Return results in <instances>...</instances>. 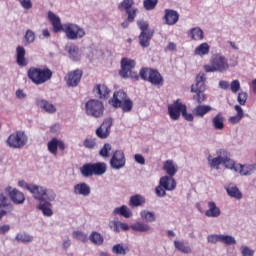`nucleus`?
<instances>
[{"label":"nucleus","instance_id":"f257e3e1","mask_svg":"<svg viewBox=\"0 0 256 256\" xmlns=\"http://www.w3.org/2000/svg\"><path fill=\"white\" fill-rule=\"evenodd\" d=\"M18 186L21 189H26L33 195L35 201H39L36 205V209L42 213L43 217H53L55 212L53 211V202L57 199V193L53 189H49L44 186H39L33 183H27L25 180H20Z\"/></svg>","mask_w":256,"mask_h":256},{"label":"nucleus","instance_id":"f03ea898","mask_svg":"<svg viewBox=\"0 0 256 256\" xmlns=\"http://www.w3.org/2000/svg\"><path fill=\"white\" fill-rule=\"evenodd\" d=\"M108 227L113 233H121V231H129V229L137 233H153V227H151L149 223L142 221H137L129 226V224L121 222L117 218H113L109 220Z\"/></svg>","mask_w":256,"mask_h":256},{"label":"nucleus","instance_id":"7ed1b4c3","mask_svg":"<svg viewBox=\"0 0 256 256\" xmlns=\"http://www.w3.org/2000/svg\"><path fill=\"white\" fill-rule=\"evenodd\" d=\"M205 73H225L229 69V60L223 53H215L210 58V64L203 66Z\"/></svg>","mask_w":256,"mask_h":256},{"label":"nucleus","instance_id":"20e7f679","mask_svg":"<svg viewBox=\"0 0 256 256\" xmlns=\"http://www.w3.org/2000/svg\"><path fill=\"white\" fill-rule=\"evenodd\" d=\"M53 77V71L47 67L35 68L32 67L28 70V78L34 85H43Z\"/></svg>","mask_w":256,"mask_h":256},{"label":"nucleus","instance_id":"39448f33","mask_svg":"<svg viewBox=\"0 0 256 256\" xmlns=\"http://www.w3.org/2000/svg\"><path fill=\"white\" fill-rule=\"evenodd\" d=\"M110 105L116 109L120 107L124 113H129L133 109V102L123 90L114 92L113 97L109 100Z\"/></svg>","mask_w":256,"mask_h":256},{"label":"nucleus","instance_id":"423d86ee","mask_svg":"<svg viewBox=\"0 0 256 256\" xmlns=\"http://www.w3.org/2000/svg\"><path fill=\"white\" fill-rule=\"evenodd\" d=\"M63 33L69 41H79V39H83L87 35L85 28L72 22L64 23Z\"/></svg>","mask_w":256,"mask_h":256},{"label":"nucleus","instance_id":"0eeeda50","mask_svg":"<svg viewBox=\"0 0 256 256\" xmlns=\"http://www.w3.org/2000/svg\"><path fill=\"white\" fill-rule=\"evenodd\" d=\"M80 172L83 177H93V175H105V173H107V163L97 162L93 164H84L80 168Z\"/></svg>","mask_w":256,"mask_h":256},{"label":"nucleus","instance_id":"6e6552de","mask_svg":"<svg viewBox=\"0 0 256 256\" xmlns=\"http://www.w3.org/2000/svg\"><path fill=\"white\" fill-rule=\"evenodd\" d=\"M177 182L173 176H162L159 180V185L155 188L157 197H165L167 191H175Z\"/></svg>","mask_w":256,"mask_h":256},{"label":"nucleus","instance_id":"1a4fd4ad","mask_svg":"<svg viewBox=\"0 0 256 256\" xmlns=\"http://www.w3.org/2000/svg\"><path fill=\"white\" fill-rule=\"evenodd\" d=\"M85 113L88 117L99 119V117H103V113H105V106L100 100L90 99L85 103Z\"/></svg>","mask_w":256,"mask_h":256},{"label":"nucleus","instance_id":"9d476101","mask_svg":"<svg viewBox=\"0 0 256 256\" xmlns=\"http://www.w3.org/2000/svg\"><path fill=\"white\" fill-rule=\"evenodd\" d=\"M27 134L23 131H16L12 133L6 140L8 147L11 149H21V147H25L27 145Z\"/></svg>","mask_w":256,"mask_h":256},{"label":"nucleus","instance_id":"9b49d317","mask_svg":"<svg viewBox=\"0 0 256 256\" xmlns=\"http://www.w3.org/2000/svg\"><path fill=\"white\" fill-rule=\"evenodd\" d=\"M135 65H137V63L133 59L123 58L121 60L122 69L120 70V75L123 77V79H139L137 73L133 72Z\"/></svg>","mask_w":256,"mask_h":256},{"label":"nucleus","instance_id":"f8f14e48","mask_svg":"<svg viewBox=\"0 0 256 256\" xmlns=\"http://www.w3.org/2000/svg\"><path fill=\"white\" fill-rule=\"evenodd\" d=\"M141 79L149 81L152 85H163V76L159 71L151 68H142L139 72Z\"/></svg>","mask_w":256,"mask_h":256},{"label":"nucleus","instance_id":"ddd939ff","mask_svg":"<svg viewBox=\"0 0 256 256\" xmlns=\"http://www.w3.org/2000/svg\"><path fill=\"white\" fill-rule=\"evenodd\" d=\"M127 159L125 158V152L123 150H116L110 159V167L114 171H119L125 167Z\"/></svg>","mask_w":256,"mask_h":256},{"label":"nucleus","instance_id":"4468645a","mask_svg":"<svg viewBox=\"0 0 256 256\" xmlns=\"http://www.w3.org/2000/svg\"><path fill=\"white\" fill-rule=\"evenodd\" d=\"M5 191L14 205H23V203H25V194L17 188L8 186L5 188Z\"/></svg>","mask_w":256,"mask_h":256},{"label":"nucleus","instance_id":"2eb2a0df","mask_svg":"<svg viewBox=\"0 0 256 256\" xmlns=\"http://www.w3.org/2000/svg\"><path fill=\"white\" fill-rule=\"evenodd\" d=\"M185 109V104L181 103V101L176 100L174 103L168 106V115L172 121H178L179 117H181L183 111Z\"/></svg>","mask_w":256,"mask_h":256},{"label":"nucleus","instance_id":"dca6fc26","mask_svg":"<svg viewBox=\"0 0 256 256\" xmlns=\"http://www.w3.org/2000/svg\"><path fill=\"white\" fill-rule=\"evenodd\" d=\"M60 151H65V142L62 140H59L57 138H52L50 141L47 143V150L51 155L54 157H57V153Z\"/></svg>","mask_w":256,"mask_h":256},{"label":"nucleus","instance_id":"f3484780","mask_svg":"<svg viewBox=\"0 0 256 256\" xmlns=\"http://www.w3.org/2000/svg\"><path fill=\"white\" fill-rule=\"evenodd\" d=\"M111 127H113V119H105L101 126L96 130L97 137L100 139H107L108 135L111 133Z\"/></svg>","mask_w":256,"mask_h":256},{"label":"nucleus","instance_id":"a211bd4d","mask_svg":"<svg viewBox=\"0 0 256 256\" xmlns=\"http://www.w3.org/2000/svg\"><path fill=\"white\" fill-rule=\"evenodd\" d=\"M81 77H83V72L81 70H74L66 75L65 81L68 87H77L81 81Z\"/></svg>","mask_w":256,"mask_h":256},{"label":"nucleus","instance_id":"6ab92c4d","mask_svg":"<svg viewBox=\"0 0 256 256\" xmlns=\"http://www.w3.org/2000/svg\"><path fill=\"white\" fill-rule=\"evenodd\" d=\"M163 171L166 172V176L175 177L179 173V164L175 160H166L162 166Z\"/></svg>","mask_w":256,"mask_h":256},{"label":"nucleus","instance_id":"aec40b11","mask_svg":"<svg viewBox=\"0 0 256 256\" xmlns=\"http://www.w3.org/2000/svg\"><path fill=\"white\" fill-rule=\"evenodd\" d=\"M256 171V162L253 164H238L236 167V173L241 177H249Z\"/></svg>","mask_w":256,"mask_h":256},{"label":"nucleus","instance_id":"412c9836","mask_svg":"<svg viewBox=\"0 0 256 256\" xmlns=\"http://www.w3.org/2000/svg\"><path fill=\"white\" fill-rule=\"evenodd\" d=\"M163 19L166 25H177L179 22V12L173 9H165Z\"/></svg>","mask_w":256,"mask_h":256},{"label":"nucleus","instance_id":"4be33fe9","mask_svg":"<svg viewBox=\"0 0 256 256\" xmlns=\"http://www.w3.org/2000/svg\"><path fill=\"white\" fill-rule=\"evenodd\" d=\"M206 81L207 75L204 72H199L196 75L195 83L191 85V91H203Z\"/></svg>","mask_w":256,"mask_h":256},{"label":"nucleus","instance_id":"5701e85b","mask_svg":"<svg viewBox=\"0 0 256 256\" xmlns=\"http://www.w3.org/2000/svg\"><path fill=\"white\" fill-rule=\"evenodd\" d=\"M110 93H111V90L105 84H97L94 86L93 94L98 99H108Z\"/></svg>","mask_w":256,"mask_h":256},{"label":"nucleus","instance_id":"b1692460","mask_svg":"<svg viewBox=\"0 0 256 256\" xmlns=\"http://www.w3.org/2000/svg\"><path fill=\"white\" fill-rule=\"evenodd\" d=\"M48 19L53 27L54 33H59V31H63L65 24H61V18L57 14L49 11Z\"/></svg>","mask_w":256,"mask_h":256},{"label":"nucleus","instance_id":"393cba45","mask_svg":"<svg viewBox=\"0 0 256 256\" xmlns=\"http://www.w3.org/2000/svg\"><path fill=\"white\" fill-rule=\"evenodd\" d=\"M48 19L53 27L54 33H59V31H63L65 24H61V18L57 14L49 11Z\"/></svg>","mask_w":256,"mask_h":256},{"label":"nucleus","instance_id":"a878e982","mask_svg":"<svg viewBox=\"0 0 256 256\" xmlns=\"http://www.w3.org/2000/svg\"><path fill=\"white\" fill-rule=\"evenodd\" d=\"M217 155V157H213L211 155L208 156L209 166L216 169L219 167V165H223V159L225 155H227V152L225 150H218Z\"/></svg>","mask_w":256,"mask_h":256},{"label":"nucleus","instance_id":"bb28decb","mask_svg":"<svg viewBox=\"0 0 256 256\" xmlns=\"http://www.w3.org/2000/svg\"><path fill=\"white\" fill-rule=\"evenodd\" d=\"M66 51L68 52L69 59L71 61H81V56L83 55V50L77 45H67Z\"/></svg>","mask_w":256,"mask_h":256},{"label":"nucleus","instance_id":"cd10ccee","mask_svg":"<svg viewBox=\"0 0 256 256\" xmlns=\"http://www.w3.org/2000/svg\"><path fill=\"white\" fill-rule=\"evenodd\" d=\"M208 209L205 211L206 217L217 218L221 216V208L217 206L215 201H208L207 202Z\"/></svg>","mask_w":256,"mask_h":256},{"label":"nucleus","instance_id":"c85d7f7f","mask_svg":"<svg viewBox=\"0 0 256 256\" xmlns=\"http://www.w3.org/2000/svg\"><path fill=\"white\" fill-rule=\"evenodd\" d=\"M74 194L89 197L91 195V186L85 182L78 183L74 186Z\"/></svg>","mask_w":256,"mask_h":256},{"label":"nucleus","instance_id":"c756f323","mask_svg":"<svg viewBox=\"0 0 256 256\" xmlns=\"http://www.w3.org/2000/svg\"><path fill=\"white\" fill-rule=\"evenodd\" d=\"M88 239L90 243H92V245H96V247H101L105 243V237L103 234L95 230L89 234Z\"/></svg>","mask_w":256,"mask_h":256},{"label":"nucleus","instance_id":"7c9ffc66","mask_svg":"<svg viewBox=\"0 0 256 256\" xmlns=\"http://www.w3.org/2000/svg\"><path fill=\"white\" fill-rule=\"evenodd\" d=\"M174 247L176 251H179V253H183L184 255H190V253H193L191 246L183 240H174Z\"/></svg>","mask_w":256,"mask_h":256},{"label":"nucleus","instance_id":"2f4dec72","mask_svg":"<svg viewBox=\"0 0 256 256\" xmlns=\"http://www.w3.org/2000/svg\"><path fill=\"white\" fill-rule=\"evenodd\" d=\"M36 105H38V107H40V109H43V111H45L46 113H57V108L55 107V105L51 104L45 99H38L36 101Z\"/></svg>","mask_w":256,"mask_h":256},{"label":"nucleus","instance_id":"473e14b6","mask_svg":"<svg viewBox=\"0 0 256 256\" xmlns=\"http://www.w3.org/2000/svg\"><path fill=\"white\" fill-rule=\"evenodd\" d=\"M145 203V196L141 194H135L130 197L128 205L129 207H132V209H135L136 207H143Z\"/></svg>","mask_w":256,"mask_h":256},{"label":"nucleus","instance_id":"72a5a7b5","mask_svg":"<svg viewBox=\"0 0 256 256\" xmlns=\"http://www.w3.org/2000/svg\"><path fill=\"white\" fill-rule=\"evenodd\" d=\"M140 218L146 223H155L157 221V214L149 209H142L139 212Z\"/></svg>","mask_w":256,"mask_h":256},{"label":"nucleus","instance_id":"f704fd0d","mask_svg":"<svg viewBox=\"0 0 256 256\" xmlns=\"http://www.w3.org/2000/svg\"><path fill=\"white\" fill-rule=\"evenodd\" d=\"M211 46L207 42H203L194 49V55L196 57H205L209 55Z\"/></svg>","mask_w":256,"mask_h":256},{"label":"nucleus","instance_id":"c9c22d12","mask_svg":"<svg viewBox=\"0 0 256 256\" xmlns=\"http://www.w3.org/2000/svg\"><path fill=\"white\" fill-rule=\"evenodd\" d=\"M212 127L216 129V131H223L225 129V116L222 113H218L212 119Z\"/></svg>","mask_w":256,"mask_h":256},{"label":"nucleus","instance_id":"e433bc0d","mask_svg":"<svg viewBox=\"0 0 256 256\" xmlns=\"http://www.w3.org/2000/svg\"><path fill=\"white\" fill-rule=\"evenodd\" d=\"M225 189L229 197H232L233 199H238V200L243 199V194L241 193L239 188H237V185L229 184L225 186Z\"/></svg>","mask_w":256,"mask_h":256},{"label":"nucleus","instance_id":"4c0bfd02","mask_svg":"<svg viewBox=\"0 0 256 256\" xmlns=\"http://www.w3.org/2000/svg\"><path fill=\"white\" fill-rule=\"evenodd\" d=\"M114 215H120L121 217H124L125 219H131L133 217V211L127 205H122L120 207H117L113 210Z\"/></svg>","mask_w":256,"mask_h":256},{"label":"nucleus","instance_id":"58836bf2","mask_svg":"<svg viewBox=\"0 0 256 256\" xmlns=\"http://www.w3.org/2000/svg\"><path fill=\"white\" fill-rule=\"evenodd\" d=\"M234 109L236 111L235 116H231L228 121L231 123V125H237V123L241 122V119L245 117V112L243 111V108L240 105H235Z\"/></svg>","mask_w":256,"mask_h":256},{"label":"nucleus","instance_id":"ea45409f","mask_svg":"<svg viewBox=\"0 0 256 256\" xmlns=\"http://www.w3.org/2000/svg\"><path fill=\"white\" fill-rule=\"evenodd\" d=\"M129 251H131V249L127 244L124 243H118L112 247V253L114 255L125 256L128 255Z\"/></svg>","mask_w":256,"mask_h":256},{"label":"nucleus","instance_id":"a19ab883","mask_svg":"<svg viewBox=\"0 0 256 256\" xmlns=\"http://www.w3.org/2000/svg\"><path fill=\"white\" fill-rule=\"evenodd\" d=\"M188 35L192 41H203V39H205V34L200 27L191 28Z\"/></svg>","mask_w":256,"mask_h":256},{"label":"nucleus","instance_id":"79ce46f5","mask_svg":"<svg viewBox=\"0 0 256 256\" xmlns=\"http://www.w3.org/2000/svg\"><path fill=\"white\" fill-rule=\"evenodd\" d=\"M0 209L11 213L13 211V204L9 201V198L5 193L0 192Z\"/></svg>","mask_w":256,"mask_h":256},{"label":"nucleus","instance_id":"37998d69","mask_svg":"<svg viewBox=\"0 0 256 256\" xmlns=\"http://www.w3.org/2000/svg\"><path fill=\"white\" fill-rule=\"evenodd\" d=\"M25 48L23 46H17L16 48V61L21 67L27 65V60L25 59Z\"/></svg>","mask_w":256,"mask_h":256},{"label":"nucleus","instance_id":"c03bdc74","mask_svg":"<svg viewBox=\"0 0 256 256\" xmlns=\"http://www.w3.org/2000/svg\"><path fill=\"white\" fill-rule=\"evenodd\" d=\"M210 111H213V107L209 105H199L193 109V114L196 117H205Z\"/></svg>","mask_w":256,"mask_h":256},{"label":"nucleus","instance_id":"a18cd8bd","mask_svg":"<svg viewBox=\"0 0 256 256\" xmlns=\"http://www.w3.org/2000/svg\"><path fill=\"white\" fill-rule=\"evenodd\" d=\"M222 165H224V167L226 169H229L230 171H235L236 172L237 171V166L239 165V163H235V161L233 159L229 158V156L224 154Z\"/></svg>","mask_w":256,"mask_h":256},{"label":"nucleus","instance_id":"49530a36","mask_svg":"<svg viewBox=\"0 0 256 256\" xmlns=\"http://www.w3.org/2000/svg\"><path fill=\"white\" fill-rule=\"evenodd\" d=\"M151 37H153V32H141L139 35L141 47H149Z\"/></svg>","mask_w":256,"mask_h":256},{"label":"nucleus","instance_id":"de8ad7c7","mask_svg":"<svg viewBox=\"0 0 256 256\" xmlns=\"http://www.w3.org/2000/svg\"><path fill=\"white\" fill-rule=\"evenodd\" d=\"M221 243L226 247H233V245H237V239L233 235L222 234Z\"/></svg>","mask_w":256,"mask_h":256},{"label":"nucleus","instance_id":"09e8293b","mask_svg":"<svg viewBox=\"0 0 256 256\" xmlns=\"http://www.w3.org/2000/svg\"><path fill=\"white\" fill-rule=\"evenodd\" d=\"M83 147H85V149H97L99 142H97L96 138H86L83 141Z\"/></svg>","mask_w":256,"mask_h":256},{"label":"nucleus","instance_id":"8fccbe9b","mask_svg":"<svg viewBox=\"0 0 256 256\" xmlns=\"http://www.w3.org/2000/svg\"><path fill=\"white\" fill-rule=\"evenodd\" d=\"M73 239H76V241H81V243H87L89 240V237H87V233L83 231L76 230L72 233Z\"/></svg>","mask_w":256,"mask_h":256},{"label":"nucleus","instance_id":"3c124183","mask_svg":"<svg viewBox=\"0 0 256 256\" xmlns=\"http://www.w3.org/2000/svg\"><path fill=\"white\" fill-rule=\"evenodd\" d=\"M133 5H135L134 0H123L119 5L118 9L119 11H129L130 9H133Z\"/></svg>","mask_w":256,"mask_h":256},{"label":"nucleus","instance_id":"603ef678","mask_svg":"<svg viewBox=\"0 0 256 256\" xmlns=\"http://www.w3.org/2000/svg\"><path fill=\"white\" fill-rule=\"evenodd\" d=\"M113 152V147L111 146V144L106 143L104 144V146L100 149L99 151V155L100 157H111V153Z\"/></svg>","mask_w":256,"mask_h":256},{"label":"nucleus","instance_id":"864d4df0","mask_svg":"<svg viewBox=\"0 0 256 256\" xmlns=\"http://www.w3.org/2000/svg\"><path fill=\"white\" fill-rule=\"evenodd\" d=\"M16 241H18V243H31V241H33V236L27 233H18L16 235Z\"/></svg>","mask_w":256,"mask_h":256},{"label":"nucleus","instance_id":"5fc2aeb1","mask_svg":"<svg viewBox=\"0 0 256 256\" xmlns=\"http://www.w3.org/2000/svg\"><path fill=\"white\" fill-rule=\"evenodd\" d=\"M31 43H35V32L27 30L24 35V45H31Z\"/></svg>","mask_w":256,"mask_h":256},{"label":"nucleus","instance_id":"6e6d98bb","mask_svg":"<svg viewBox=\"0 0 256 256\" xmlns=\"http://www.w3.org/2000/svg\"><path fill=\"white\" fill-rule=\"evenodd\" d=\"M137 13H139V9L137 7L130 8V10L126 11L127 21L133 23L135 18L137 17Z\"/></svg>","mask_w":256,"mask_h":256},{"label":"nucleus","instance_id":"4d7b16f0","mask_svg":"<svg viewBox=\"0 0 256 256\" xmlns=\"http://www.w3.org/2000/svg\"><path fill=\"white\" fill-rule=\"evenodd\" d=\"M240 255L241 256H255V250L247 245H242L240 247Z\"/></svg>","mask_w":256,"mask_h":256},{"label":"nucleus","instance_id":"13d9d810","mask_svg":"<svg viewBox=\"0 0 256 256\" xmlns=\"http://www.w3.org/2000/svg\"><path fill=\"white\" fill-rule=\"evenodd\" d=\"M191 93H196V95H193V100L196 101V103H203L207 99V95L203 93V91H191Z\"/></svg>","mask_w":256,"mask_h":256},{"label":"nucleus","instance_id":"bf43d9fd","mask_svg":"<svg viewBox=\"0 0 256 256\" xmlns=\"http://www.w3.org/2000/svg\"><path fill=\"white\" fill-rule=\"evenodd\" d=\"M159 0H144L143 5L146 11H153L157 7Z\"/></svg>","mask_w":256,"mask_h":256},{"label":"nucleus","instance_id":"052dcab7","mask_svg":"<svg viewBox=\"0 0 256 256\" xmlns=\"http://www.w3.org/2000/svg\"><path fill=\"white\" fill-rule=\"evenodd\" d=\"M222 234H210L207 236V242L212 245H216V243H221Z\"/></svg>","mask_w":256,"mask_h":256},{"label":"nucleus","instance_id":"680f3d73","mask_svg":"<svg viewBox=\"0 0 256 256\" xmlns=\"http://www.w3.org/2000/svg\"><path fill=\"white\" fill-rule=\"evenodd\" d=\"M97 50L92 48H86L85 49V55L89 61H93V59H97Z\"/></svg>","mask_w":256,"mask_h":256},{"label":"nucleus","instance_id":"e2e57ef3","mask_svg":"<svg viewBox=\"0 0 256 256\" xmlns=\"http://www.w3.org/2000/svg\"><path fill=\"white\" fill-rule=\"evenodd\" d=\"M21 5L22 9H25V11H29L30 9H33V2L31 0H16Z\"/></svg>","mask_w":256,"mask_h":256},{"label":"nucleus","instance_id":"0e129e2a","mask_svg":"<svg viewBox=\"0 0 256 256\" xmlns=\"http://www.w3.org/2000/svg\"><path fill=\"white\" fill-rule=\"evenodd\" d=\"M137 26L141 30V33L151 32V30H148L149 29V23H147V21H145V20L138 21Z\"/></svg>","mask_w":256,"mask_h":256},{"label":"nucleus","instance_id":"69168bd1","mask_svg":"<svg viewBox=\"0 0 256 256\" xmlns=\"http://www.w3.org/2000/svg\"><path fill=\"white\" fill-rule=\"evenodd\" d=\"M230 89H231L232 93H237L238 91H240L241 83L239 82V80H233L230 83Z\"/></svg>","mask_w":256,"mask_h":256},{"label":"nucleus","instance_id":"338daca9","mask_svg":"<svg viewBox=\"0 0 256 256\" xmlns=\"http://www.w3.org/2000/svg\"><path fill=\"white\" fill-rule=\"evenodd\" d=\"M247 92H239L237 96V101L240 105H245L247 103Z\"/></svg>","mask_w":256,"mask_h":256},{"label":"nucleus","instance_id":"774afa93","mask_svg":"<svg viewBox=\"0 0 256 256\" xmlns=\"http://www.w3.org/2000/svg\"><path fill=\"white\" fill-rule=\"evenodd\" d=\"M182 117L186 121H193V114L187 113V106L184 104V109L182 110Z\"/></svg>","mask_w":256,"mask_h":256}]
</instances>
